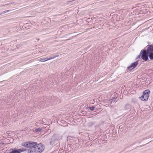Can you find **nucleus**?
<instances>
[{"instance_id":"obj_8","label":"nucleus","mask_w":153,"mask_h":153,"mask_svg":"<svg viewBox=\"0 0 153 153\" xmlns=\"http://www.w3.org/2000/svg\"><path fill=\"white\" fill-rule=\"evenodd\" d=\"M58 56H59V55H56L55 56L53 57H50L49 58H41L40 59H39L38 60L40 62H44L46 61H47L48 60H49L53 59V58H55V57Z\"/></svg>"},{"instance_id":"obj_13","label":"nucleus","mask_w":153,"mask_h":153,"mask_svg":"<svg viewBox=\"0 0 153 153\" xmlns=\"http://www.w3.org/2000/svg\"><path fill=\"white\" fill-rule=\"evenodd\" d=\"M131 107V105L129 104H126L124 107V109L125 110H128Z\"/></svg>"},{"instance_id":"obj_9","label":"nucleus","mask_w":153,"mask_h":153,"mask_svg":"<svg viewBox=\"0 0 153 153\" xmlns=\"http://www.w3.org/2000/svg\"><path fill=\"white\" fill-rule=\"evenodd\" d=\"M51 141L49 142L50 144L51 145H53L55 144V141L57 140L55 138V137L53 135L51 137V138L50 140Z\"/></svg>"},{"instance_id":"obj_5","label":"nucleus","mask_w":153,"mask_h":153,"mask_svg":"<svg viewBox=\"0 0 153 153\" xmlns=\"http://www.w3.org/2000/svg\"><path fill=\"white\" fill-rule=\"evenodd\" d=\"M33 141H30L23 143H22L21 145L22 146L26 147L27 149H28L30 146L33 145Z\"/></svg>"},{"instance_id":"obj_12","label":"nucleus","mask_w":153,"mask_h":153,"mask_svg":"<svg viewBox=\"0 0 153 153\" xmlns=\"http://www.w3.org/2000/svg\"><path fill=\"white\" fill-rule=\"evenodd\" d=\"M117 97H115L113 98L110 100H109V103H110L111 104L112 103H114V102H116L117 101Z\"/></svg>"},{"instance_id":"obj_6","label":"nucleus","mask_w":153,"mask_h":153,"mask_svg":"<svg viewBox=\"0 0 153 153\" xmlns=\"http://www.w3.org/2000/svg\"><path fill=\"white\" fill-rule=\"evenodd\" d=\"M41 102H43L45 103H48L49 101L50 100V98L49 97H46L43 96V97H41L40 99Z\"/></svg>"},{"instance_id":"obj_2","label":"nucleus","mask_w":153,"mask_h":153,"mask_svg":"<svg viewBox=\"0 0 153 153\" xmlns=\"http://www.w3.org/2000/svg\"><path fill=\"white\" fill-rule=\"evenodd\" d=\"M149 53L146 51V49L142 50L140 55L137 57V59L141 58L144 61H147L149 59Z\"/></svg>"},{"instance_id":"obj_18","label":"nucleus","mask_w":153,"mask_h":153,"mask_svg":"<svg viewBox=\"0 0 153 153\" xmlns=\"http://www.w3.org/2000/svg\"><path fill=\"white\" fill-rule=\"evenodd\" d=\"M131 102L134 103H135L137 102V100L135 99H132L131 100Z\"/></svg>"},{"instance_id":"obj_11","label":"nucleus","mask_w":153,"mask_h":153,"mask_svg":"<svg viewBox=\"0 0 153 153\" xmlns=\"http://www.w3.org/2000/svg\"><path fill=\"white\" fill-rule=\"evenodd\" d=\"M53 136L55 137L57 140H59L62 139V137L61 135L58 134H55L53 135Z\"/></svg>"},{"instance_id":"obj_21","label":"nucleus","mask_w":153,"mask_h":153,"mask_svg":"<svg viewBox=\"0 0 153 153\" xmlns=\"http://www.w3.org/2000/svg\"><path fill=\"white\" fill-rule=\"evenodd\" d=\"M68 39H66V40H68Z\"/></svg>"},{"instance_id":"obj_15","label":"nucleus","mask_w":153,"mask_h":153,"mask_svg":"<svg viewBox=\"0 0 153 153\" xmlns=\"http://www.w3.org/2000/svg\"><path fill=\"white\" fill-rule=\"evenodd\" d=\"M88 108L91 111H93L94 110V109L95 108V107L93 106H91V107H89Z\"/></svg>"},{"instance_id":"obj_3","label":"nucleus","mask_w":153,"mask_h":153,"mask_svg":"<svg viewBox=\"0 0 153 153\" xmlns=\"http://www.w3.org/2000/svg\"><path fill=\"white\" fill-rule=\"evenodd\" d=\"M150 91L149 89L145 90L143 92V95L140 97L141 100L144 101H147L149 96Z\"/></svg>"},{"instance_id":"obj_7","label":"nucleus","mask_w":153,"mask_h":153,"mask_svg":"<svg viewBox=\"0 0 153 153\" xmlns=\"http://www.w3.org/2000/svg\"><path fill=\"white\" fill-rule=\"evenodd\" d=\"M146 47L147 48L146 49V51L149 54L153 52V45H148L146 46Z\"/></svg>"},{"instance_id":"obj_16","label":"nucleus","mask_w":153,"mask_h":153,"mask_svg":"<svg viewBox=\"0 0 153 153\" xmlns=\"http://www.w3.org/2000/svg\"><path fill=\"white\" fill-rule=\"evenodd\" d=\"M41 130L42 129L40 128H39L37 129H36L35 131L36 132H40L41 131Z\"/></svg>"},{"instance_id":"obj_17","label":"nucleus","mask_w":153,"mask_h":153,"mask_svg":"<svg viewBox=\"0 0 153 153\" xmlns=\"http://www.w3.org/2000/svg\"><path fill=\"white\" fill-rule=\"evenodd\" d=\"M9 11H10L9 10H5V11H4L0 13V15H1L5 13H6L7 12H9Z\"/></svg>"},{"instance_id":"obj_1","label":"nucleus","mask_w":153,"mask_h":153,"mask_svg":"<svg viewBox=\"0 0 153 153\" xmlns=\"http://www.w3.org/2000/svg\"><path fill=\"white\" fill-rule=\"evenodd\" d=\"M32 144L28 149H26V150H28L27 153H40L44 149V145L42 143L38 144L37 143L33 142Z\"/></svg>"},{"instance_id":"obj_19","label":"nucleus","mask_w":153,"mask_h":153,"mask_svg":"<svg viewBox=\"0 0 153 153\" xmlns=\"http://www.w3.org/2000/svg\"><path fill=\"white\" fill-rule=\"evenodd\" d=\"M90 123L91 124V125H92V122H91Z\"/></svg>"},{"instance_id":"obj_14","label":"nucleus","mask_w":153,"mask_h":153,"mask_svg":"<svg viewBox=\"0 0 153 153\" xmlns=\"http://www.w3.org/2000/svg\"><path fill=\"white\" fill-rule=\"evenodd\" d=\"M149 57L151 60H153V52L149 53L148 54Z\"/></svg>"},{"instance_id":"obj_10","label":"nucleus","mask_w":153,"mask_h":153,"mask_svg":"<svg viewBox=\"0 0 153 153\" xmlns=\"http://www.w3.org/2000/svg\"><path fill=\"white\" fill-rule=\"evenodd\" d=\"M53 136L55 137L57 140H59L62 139V137L61 135L58 134H55L53 135Z\"/></svg>"},{"instance_id":"obj_4","label":"nucleus","mask_w":153,"mask_h":153,"mask_svg":"<svg viewBox=\"0 0 153 153\" xmlns=\"http://www.w3.org/2000/svg\"><path fill=\"white\" fill-rule=\"evenodd\" d=\"M138 64V61L132 63L127 68L128 70H131L135 68Z\"/></svg>"},{"instance_id":"obj_20","label":"nucleus","mask_w":153,"mask_h":153,"mask_svg":"<svg viewBox=\"0 0 153 153\" xmlns=\"http://www.w3.org/2000/svg\"><path fill=\"white\" fill-rule=\"evenodd\" d=\"M8 5V4H6L5 5H5Z\"/></svg>"}]
</instances>
